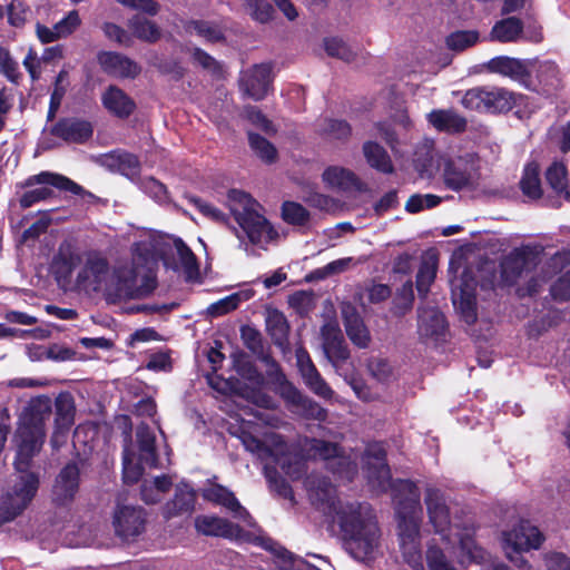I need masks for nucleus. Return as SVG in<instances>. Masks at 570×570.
<instances>
[{"label":"nucleus","mask_w":570,"mask_h":570,"mask_svg":"<svg viewBox=\"0 0 570 570\" xmlns=\"http://www.w3.org/2000/svg\"><path fill=\"white\" fill-rule=\"evenodd\" d=\"M480 40V35L475 30H460L452 32L446 38V46L453 51H463Z\"/></svg>","instance_id":"obj_52"},{"label":"nucleus","mask_w":570,"mask_h":570,"mask_svg":"<svg viewBox=\"0 0 570 570\" xmlns=\"http://www.w3.org/2000/svg\"><path fill=\"white\" fill-rule=\"evenodd\" d=\"M520 187L527 197L538 199L542 195L541 183L539 178V166L535 163H530L525 166Z\"/></svg>","instance_id":"obj_47"},{"label":"nucleus","mask_w":570,"mask_h":570,"mask_svg":"<svg viewBox=\"0 0 570 570\" xmlns=\"http://www.w3.org/2000/svg\"><path fill=\"white\" fill-rule=\"evenodd\" d=\"M363 462L371 488L376 492L392 491L399 518L400 547L404 560L414 569L421 568L420 522L422 509L417 487L409 480L391 481L382 443L368 444Z\"/></svg>","instance_id":"obj_1"},{"label":"nucleus","mask_w":570,"mask_h":570,"mask_svg":"<svg viewBox=\"0 0 570 570\" xmlns=\"http://www.w3.org/2000/svg\"><path fill=\"white\" fill-rule=\"evenodd\" d=\"M196 503V492L187 483L176 485L174 498L163 507V515L173 519L193 513Z\"/></svg>","instance_id":"obj_26"},{"label":"nucleus","mask_w":570,"mask_h":570,"mask_svg":"<svg viewBox=\"0 0 570 570\" xmlns=\"http://www.w3.org/2000/svg\"><path fill=\"white\" fill-rule=\"evenodd\" d=\"M487 89L472 88L464 94L461 104L469 110L487 111Z\"/></svg>","instance_id":"obj_59"},{"label":"nucleus","mask_w":570,"mask_h":570,"mask_svg":"<svg viewBox=\"0 0 570 570\" xmlns=\"http://www.w3.org/2000/svg\"><path fill=\"white\" fill-rule=\"evenodd\" d=\"M426 561L430 570H455L446 560L444 553L438 547H429Z\"/></svg>","instance_id":"obj_63"},{"label":"nucleus","mask_w":570,"mask_h":570,"mask_svg":"<svg viewBox=\"0 0 570 570\" xmlns=\"http://www.w3.org/2000/svg\"><path fill=\"white\" fill-rule=\"evenodd\" d=\"M248 138L252 149L262 160L269 164L275 161L277 153L275 147L269 141L254 134H249Z\"/></svg>","instance_id":"obj_57"},{"label":"nucleus","mask_w":570,"mask_h":570,"mask_svg":"<svg viewBox=\"0 0 570 570\" xmlns=\"http://www.w3.org/2000/svg\"><path fill=\"white\" fill-rule=\"evenodd\" d=\"M272 67L268 63L255 65L240 73L239 89L253 100L266 97L272 82Z\"/></svg>","instance_id":"obj_16"},{"label":"nucleus","mask_w":570,"mask_h":570,"mask_svg":"<svg viewBox=\"0 0 570 570\" xmlns=\"http://www.w3.org/2000/svg\"><path fill=\"white\" fill-rule=\"evenodd\" d=\"M549 185L557 191L560 193L567 184L568 168L563 163L554 161L546 173Z\"/></svg>","instance_id":"obj_58"},{"label":"nucleus","mask_w":570,"mask_h":570,"mask_svg":"<svg viewBox=\"0 0 570 570\" xmlns=\"http://www.w3.org/2000/svg\"><path fill=\"white\" fill-rule=\"evenodd\" d=\"M245 7L247 13L259 23H266L273 18L274 9L266 0H246Z\"/></svg>","instance_id":"obj_56"},{"label":"nucleus","mask_w":570,"mask_h":570,"mask_svg":"<svg viewBox=\"0 0 570 570\" xmlns=\"http://www.w3.org/2000/svg\"><path fill=\"white\" fill-rule=\"evenodd\" d=\"M446 324L443 314L435 307L419 309L417 332L423 340L438 341L444 335Z\"/></svg>","instance_id":"obj_30"},{"label":"nucleus","mask_w":570,"mask_h":570,"mask_svg":"<svg viewBox=\"0 0 570 570\" xmlns=\"http://www.w3.org/2000/svg\"><path fill=\"white\" fill-rule=\"evenodd\" d=\"M441 202V197L436 196V195H432V194H426V195H420V194H415V195H412L406 204H405V209L409 212V213H417L420 210H423L425 208H432V207H435L436 205H439Z\"/></svg>","instance_id":"obj_61"},{"label":"nucleus","mask_w":570,"mask_h":570,"mask_svg":"<svg viewBox=\"0 0 570 570\" xmlns=\"http://www.w3.org/2000/svg\"><path fill=\"white\" fill-rule=\"evenodd\" d=\"M195 528L205 535L223 537L230 540H239L243 534L238 525L214 515L197 517L195 519Z\"/></svg>","instance_id":"obj_24"},{"label":"nucleus","mask_w":570,"mask_h":570,"mask_svg":"<svg viewBox=\"0 0 570 570\" xmlns=\"http://www.w3.org/2000/svg\"><path fill=\"white\" fill-rule=\"evenodd\" d=\"M363 154L367 164L384 174L393 171L392 160L386 150L374 141H366L363 145Z\"/></svg>","instance_id":"obj_39"},{"label":"nucleus","mask_w":570,"mask_h":570,"mask_svg":"<svg viewBox=\"0 0 570 570\" xmlns=\"http://www.w3.org/2000/svg\"><path fill=\"white\" fill-rule=\"evenodd\" d=\"M27 187L35 185H41L33 189L27 190L20 197V206L22 208H29L33 204L46 200L53 196V190L50 187H55L59 190L69 191L73 195L89 196L92 195L86 191L80 185L60 174L41 171L38 175L30 176L24 184Z\"/></svg>","instance_id":"obj_9"},{"label":"nucleus","mask_w":570,"mask_h":570,"mask_svg":"<svg viewBox=\"0 0 570 570\" xmlns=\"http://www.w3.org/2000/svg\"><path fill=\"white\" fill-rule=\"evenodd\" d=\"M173 484V481L167 475L156 476L150 481H145L141 485V499L147 504H154L161 500L163 494L166 493Z\"/></svg>","instance_id":"obj_45"},{"label":"nucleus","mask_w":570,"mask_h":570,"mask_svg":"<svg viewBox=\"0 0 570 570\" xmlns=\"http://www.w3.org/2000/svg\"><path fill=\"white\" fill-rule=\"evenodd\" d=\"M458 535L461 550L460 563H482L487 560V552L475 543L469 533Z\"/></svg>","instance_id":"obj_46"},{"label":"nucleus","mask_w":570,"mask_h":570,"mask_svg":"<svg viewBox=\"0 0 570 570\" xmlns=\"http://www.w3.org/2000/svg\"><path fill=\"white\" fill-rule=\"evenodd\" d=\"M533 66L531 60H520L507 56L495 57L487 62L489 71L510 77L514 80H521L529 76Z\"/></svg>","instance_id":"obj_34"},{"label":"nucleus","mask_w":570,"mask_h":570,"mask_svg":"<svg viewBox=\"0 0 570 570\" xmlns=\"http://www.w3.org/2000/svg\"><path fill=\"white\" fill-rule=\"evenodd\" d=\"M252 423L243 421L238 428H230V433L237 436L244 448L262 461H273L291 478L299 476V469L292 471L289 449L283 438L276 433L264 435V440L257 439L252 432Z\"/></svg>","instance_id":"obj_6"},{"label":"nucleus","mask_w":570,"mask_h":570,"mask_svg":"<svg viewBox=\"0 0 570 570\" xmlns=\"http://www.w3.org/2000/svg\"><path fill=\"white\" fill-rule=\"evenodd\" d=\"M105 164L114 170H119L122 175L132 177L138 174L139 161L132 154L125 151H114L105 155Z\"/></svg>","instance_id":"obj_41"},{"label":"nucleus","mask_w":570,"mask_h":570,"mask_svg":"<svg viewBox=\"0 0 570 570\" xmlns=\"http://www.w3.org/2000/svg\"><path fill=\"white\" fill-rule=\"evenodd\" d=\"M146 523L145 511L140 507L118 503L112 514V527L118 537L129 539L139 535Z\"/></svg>","instance_id":"obj_15"},{"label":"nucleus","mask_w":570,"mask_h":570,"mask_svg":"<svg viewBox=\"0 0 570 570\" xmlns=\"http://www.w3.org/2000/svg\"><path fill=\"white\" fill-rule=\"evenodd\" d=\"M187 31L197 35L208 42H217L223 40L224 36L222 30L208 22L193 21L187 26Z\"/></svg>","instance_id":"obj_55"},{"label":"nucleus","mask_w":570,"mask_h":570,"mask_svg":"<svg viewBox=\"0 0 570 570\" xmlns=\"http://www.w3.org/2000/svg\"><path fill=\"white\" fill-rule=\"evenodd\" d=\"M322 179L328 188L335 190L362 191L364 189L363 183L352 170L338 166L326 168L322 174Z\"/></svg>","instance_id":"obj_31"},{"label":"nucleus","mask_w":570,"mask_h":570,"mask_svg":"<svg viewBox=\"0 0 570 570\" xmlns=\"http://www.w3.org/2000/svg\"><path fill=\"white\" fill-rule=\"evenodd\" d=\"M128 26L134 36L144 41L155 42L160 38V30L156 23L141 16L131 18Z\"/></svg>","instance_id":"obj_48"},{"label":"nucleus","mask_w":570,"mask_h":570,"mask_svg":"<svg viewBox=\"0 0 570 570\" xmlns=\"http://www.w3.org/2000/svg\"><path fill=\"white\" fill-rule=\"evenodd\" d=\"M151 238H155V244L157 247L161 248V252L157 253L156 257L166 254V247H173L178 256L179 267L181 268L186 279L191 281L198 275L196 257L181 239L156 234L148 236V239Z\"/></svg>","instance_id":"obj_17"},{"label":"nucleus","mask_w":570,"mask_h":570,"mask_svg":"<svg viewBox=\"0 0 570 570\" xmlns=\"http://www.w3.org/2000/svg\"><path fill=\"white\" fill-rule=\"evenodd\" d=\"M266 328L276 345L284 346L287 343L289 326L283 313L277 309H268Z\"/></svg>","instance_id":"obj_42"},{"label":"nucleus","mask_w":570,"mask_h":570,"mask_svg":"<svg viewBox=\"0 0 570 570\" xmlns=\"http://www.w3.org/2000/svg\"><path fill=\"white\" fill-rule=\"evenodd\" d=\"M324 49L328 56L341 59L345 62H351L356 57V51L340 38L325 39Z\"/></svg>","instance_id":"obj_53"},{"label":"nucleus","mask_w":570,"mask_h":570,"mask_svg":"<svg viewBox=\"0 0 570 570\" xmlns=\"http://www.w3.org/2000/svg\"><path fill=\"white\" fill-rule=\"evenodd\" d=\"M298 370L306 385L317 395L330 399L333 395L332 389L322 379L308 353L304 348L296 350Z\"/></svg>","instance_id":"obj_22"},{"label":"nucleus","mask_w":570,"mask_h":570,"mask_svg":"<svg viewBox=\"0 0 570 570\" xmlns=\"http://www.w3.org/2000/svg\"><path fill=\"white\" fill-rule=\"evenodd\" d=\"M542 253L541 246H522L514 248L502 262V278L507 284H514L520 277L535 267Z\"/></svg>","instance_id":"obj_13"},{"label":"nucleus","mask_w":570,"mask_h":570,"mask_svg":"<svg viewBox=\"0 0 570 570\" xmlns=\"http://www.w3.org/2000/svg\"><path fill=\"white\" fill-rule=\"evenodd\" d=\"M80 24L81 18L79 12L71 10L52 27L37 23L36 35L42 43H50L70 37Z\"/></svg>","instance_id":"obj_20"},{"label":"nucleus","mask_w":570,"mask_h":570,"mask_svg":"<svg viewBox=\"0 0 570 570\" xmlns=\"http://www.w3.org/2000/svg\"><path fill=\"white\" fill-rule=\"evenodd\" d=\"M543 541V534L529 521H520L501 534V547L505 558L519 569L530 568L528 560L522 557V553L532 549H539Z\"/></svg>","instance_id":"obj_8"},{"label":"nucleus","mask_w":570,"mask_h":570,"mask_svg":"<svg viewBox=\"0 0 570 570\" xmlns=\"http://www.w3.org/2000/svg\"><path fill=\"white\" fill-rule=\"evenodd\" d=\"M98 63L105 72L118 78H134L140 72L135 61L117 52H100Z\"/></svg>","instance_id":"obj_27"},{"label":"nucleus","mask_w":570,"mask_h":570,"mask_svg":"<svg viewBox=\"0 0 570 570\" xmlns=\"http://www.w3.org/2000/svg\"><path fill=\"white\" fill-rule=\"evenodd\" d=\"M368 372L379 382L386 383L394 377L392 365L383 358H372L367 364Z\"/></svg>","instance_id":"obj_60"},{"label":"nucleus","mask_w":570,"mask_h":570,"mask_svg":"<svg viewBox=\"0 0 570 570\" xmlns=\"http://www.w3.org/2000/svg\"><path fill=\"white\" fill-rule=\"evenodd\" d=\"M78 249L69 242L62 243L51 263V271L56 278L68 281L77 265L82 261Z\"/></svg>","instance_id":"obj_28"},{"label":"nucleus","mask_w":570,"mask_h":570,"mask_svg":"<svg viewBox=\"0 0 570 570\" xmlns=\"http://www.w3.org/2000/svg\"><path fill=\"white\" fill-rule=\"evenodd\" d=\"M306 488L312 501L326 505L342 530L346 550L357 560H365L379 548L380 530L368 505L343 504L335 497V488L326 479L308 478Z\"/></svg>","instance_id":"obj_2"},{"label":"nucleus","mask_w":570,"mask_h":570,"mask_svg":"<svg viewBox=\"0 0 570 570\" xmlns=\"http://www.w3.org/2000/svg\"><path fill=\"white\" fill-rule=\"evenodd\" d=\"M428 121L439 131L459 134L465 130L466 119L453 109H434L426 116Z\"/></svg>","instance_id":"obj_35"},{"label":"nucleus","mask_w":570,"mask_h":570,"mask_svg":"<svg viewBox=\"0 0 570 570\" xmlns=\"http://www.w3.org/2000/svg\"><path fill=\"white\" fill-rule=\"evenodd\" d=\"M487 112H502L512 108V95L504 89H487Z\"/></svg>","instance_id":"obj_51"},{"label":"nucleus","mask_w":570,"mask_h":570,"mask_svg":"<svg viewBox=\"0 0 570 570\" xmlns=\"http://www.w3.org/2000/svg\"><path fill=\"white\" fill-rule=\"evenodd\" d=\"M51 411L52 404L48 396H38L30 401L17 431L18 449L26 448V451L35 453L40 451L46 436L45 423Z\"/></svg>","instance_id":"obj_7"},{"label":"nucleus","mask_w":570,"mask_h":570,"mask_svg":"<svg viewBox=\"0 0 570 570\" xmlns=\"http://www.w3.org/2000/svg\"><path fill=\"white\" fill-rule=\"evenodd\" d=\"M282 217L291 225L304 227L309 223V212L299 203L284 202L282 205Z\"/></svg>","instance_id":"obj_50"},{"label":"nucleus","mask_w":570,"mask_h":570,"mask_svg":"<svg viewBox=\"0 0 570 570\" xmlns=\"http://www.w3.org/2000/svg\"><path fill=\"white\" fill-rule=\"evenodd\" d=\"M35 454L26 451V448H19L17 451L16 474L0 497V525L20 515L38 493L40 476L29 469Z\"/></svg>","instance_id":"obj_4"},{"label":"nucleus","mask_w":570,"mask_h":570,"mask_svg":"<svg viewBox=\"0 0 570 570\" xmlns=\"http://www.w3.org/2000/svg\"><path fill=\"white\" fill-rule=\"evenodd\" d=\"M305 459H321L328 461V468L347 480L356 471V464L348 456L342 455L336 444L322 440H305L302 444Z\"/></svg>","instance_id":"obj_12"},{"label":"nucleus","mask_w":570,"mask_h":570,"mask_svg":"<svg viewBox=\"0 0 570 570\" xmlns=\"http://www.w3.org/2000/svg\"><path fill=\"white\" fill-rule=\"evenodd\" d=\"M436 276V268L433 264L423 263L416 276V288L421 296H425Z\"/></svg>","instance_id":"obj_62"},{"label":"nucleus","mask_w":570,"mask_h":570,"mask_svg":"<svg viewBox=\"0 0 570 570\" xmlns=\"http://www.w3.org/2000/svg\"><path fill=\"white\" fill-rule=\"evenodd\" d=\"M156 239H141L132 246V258L117 264L111 269L108 296L114 298H135L144 295L148 288L145 282L148 272L156 261V254L161 248L155 244Z\"/></svg>","instance_id":"obj_3"},{"label":"nucleus","mask_w":570,"mask_h":570,"mask_svg":"<svg viewBox=\"0 0 570 570\" xmlns=\"http://www.w3.org/2000/svg\"><path fill=\"white\" fill-rule=\"evenodd\" d=\"M258 542L263 548L275 553L277 564L282 570H304L306 563L302 558L294 557L273 540L259 538Z\"/></svg>","instance_id":"obj_40"},{"label":"nucleus","mask_w":570,"mask_h":570,"mask_svg":"<svg viewBox=\"0 0 570 570\" xmlns=\"http://www.w3.org/2000/svg\"><path fill=\"white\" fill-rule=\"evenodd\" d=\"M104 108L118 118H127L135 110V101L119 87L109 86L101 94Z\"/></svg>","instance_id":"obj_32"},{"label":"nucleus","mask_w":570,"mask_h":570,"mask_svg":"<svg viewBox=\"0 0 570 570\" xmlns=\"http://www.w3.org/2000/svg\"><path fill=\"white\" fill-rule=\"evenodd\" d=\"M228 206L244 236L252 244L264 246L278 237V233L262 213V206L242 190H230Z\"/></svg>","instance_id":"obj_5"},{"label":"nucleus","mask_w":570,"mask_h":570,"mask_svg":"<svg viewBox=\"0 0 570 570\" xmlns=\"http://www.w3.org/2000/svg\"><path fill=\"white\" fill-rule=\"evenodd\" d=\"M342 318L350 341L360 348L368 347L371 334L356 308L351 304H344L342 306Z\"/></svg>","instance_id":"obj_21"},{"label":"nucleus","mask_w":570,"mask_h":570,"mask_svg":"<svg viewBox=\"0 0 570 570\" xmlns=\"http://www.w3.org/2000/svg\"><path fill=\"white\" fill-rule=\"evenodd\" d=\"M320 132L330 140H344L351 135V127L343 120L326 119L320 126Z\"/></svg>","instance_id":"obj_54"},{"label":"nucleus","mask_w":570,"mask_h":570,"mask_svg":"<svg viewBox=\"0 0 570 570\" xmlns=\"http://www.w3.org/2000/svg\"><path fill=\"white\" fill-rule=\"evenodd\" d=\"M534 65L530 70L537 75L539 82L549 91L560 87L561 78L558 66L552 61H532Z\"/></svg>","instance_id":"obj_43"},{"label":"nucleus","mask_w":570,"mask_h":570,"mask_svg":"<svg viewBox=\"0 0 570 570\" xmlns=\"http://www.w3.org/2000/svg\"><path fill=\"white\" fill-rule=\"evenodd\" d=\"M136 438L139 460L144 461L148 466H157L158 460L154 432L147 425L141 424L137 428Z\"/></svg>","instance_id":"obj_38"},{"label":"nucleus","mask_w":570,"mask_h":570,"mask_svg":"<svg viewBox=\"0 0 570 570\" xmlns=\"http://www.w3.org/2000/svg\"><path fill=\"white\" fill-rule=\"evenodd\" d=\"M146 463L139 460L131 445H126L122 456V478L126 483L137 482L144 472Z\"/></svg>","instance_id":"obj_44"},{"label":"nucleus","mask_w":570,"mask_h":570,"mask_svg":"<svg viewBox=\"0 0 570 570\" xmlns=\"http://www.w3.org/2000/svg\"><path fill=\"white\" fill-rule=\"evenodd\" d=\"M267 364V377L271 383L274 385L275 391L288 403L291 404H303L306 405V401L303 399V395L299 391L289 383L284 373L282 372L279 365L269 357L265 358Z\"/></svg>","instance_id":"obj_29"},{"label":"nucleus","mask_w":570,"mask_h":570,"mask_svg":"<svg viewBox=\"0 0 570 570\" xmlns=\"http://www.w3.org/2000/svg\"><path fill=\"white\" fill-rule=\"evenodd\" d=\"M249 296L246 293H233L217 302L212 303L206 313L210 317H218L225 315L234 309L240 304V302L248 299Z\"/></svg>","instance_id":"obj_49"},{"label":"nucleus","mask_w":570,"mask_h":570,"mask_svg":"<svg viewBox=\"0 0 570 570\" xmlns=\"http://www.w3.org/2000/svg\"><path fill=\"white\" fill-rule=\"evenodd\" d=\"M452 301L454 306L461 313L466 324H473L476 320V303L473 288L468 284L465 286L454 284L452 289Z\"/></svg>","instance_id":"obj_36"},{"label":"nucleus","mask_w":570,"mask_h":570,"mask_svg":"<svg viewBox=\"0 0 570 570\" xmlns=\"http://www.w3.org/2000/svg\"><path fill=\"white\" fill-rule=\"evenodd\" d=\"M92 131L90 122L75 118L62 119L51 129L52 135L76 144L87 141L92 136Z\"/></svg>","instance_id":"obj_33"},{"label":"nucleus","mask_w":570,"mask_h":570,"mask_svg":"<svg viewBox=\"0 0 570 570\" xmlns=\"http://www.w3.org/2000/svg\"><path fill=\"white\" fill-rule=\"evenodd\" d=\"M321 334L325 356L335 371L347 380L345 364L350 358V351L340 327L335 323H327L322 327Z\"/></svg>","instance_id":"obj_14"},{"label":"nucleus","mask_w":570,"mask_h":570,"mask_svg":"<svg viewBox=\"0 0 570 570\" xmlns=\"http://www.w3.org/2000/svg\"><path fill=\"white\" fill-rule=\"evenodd\" d=\"M79 489V469L75 463H69L55 479L51 498L57 505H67L76 497Z\"/></svg>","instance_id":"obj_18"},{"label":"nucleus","mask_w":570,"mask_h":570,"mask_svg":"<svg viewBox=\"0 0 570 570\" xmlns=\"http://www.w3.org/2000/svg\"><path fill=\"white\" fill-rule=\"evenodd\" d=\"M202 497L206 501L226 508L238 519H249V513L244 507L240 505L234 493L220 484L208 483L205 488L202 489Z\"/></svg>","instance_id":"obj_25"},{"label":"nucleus","mask_w":570,"mask_h":570,"mask_svg":"<svg viewBox=\"0 0 570 570\" xmlns=\"http://www.w3.org/2000/svg\"><path fill=\"white\" fill-rule=\"evenodd\" d=\"M481 159L474 153H465L443 160L444 185L454 191L473 189L481 178Z\"/></svg>","instance_id":"obj_10"},{"label":"nucleus","mask_w":570,"mask_h":570,"mask_svg":"<svg viewBox=\"0 0 570 570\" xmlns=\"http://www.w3.org/2000/svg\"><path fill=\"white\" fill-rule=\"evenodd\" d=\"M523 38V23L515 17L501 19L494 23L490 40L502 43L517 42Z\"/></svg>","instance_id":"obj_37"},{"label":"nucleus","mask_w":570,"mask_h":570,"mask_svg":"<svg viewBox=\"0 0 570 570\" xmlns=\"http://www.w3.org/2000/svg\"><path fill=\"white\" fill-rule=\"evenodd\" d=\"M543 560L547 570H570V558L562 552H548Z\"/></svg>","instance_id":"obj_64"},{"label":"nucleus","mask_w":570,"mask_h":570,"mask_svg":"<svg viewBox=\"0 0 570 570\" xmlns=\"http://www.w3.org/2000/svg\"><path fill=\"white\" fill-rule=\"evenodd\" d=\"M111 269L107 257L97 250L83 254L82 266L76 278V284L86 292H104L108 295Z\"/></svg>","instance_id":"obj_11"},{"label":"nucleus","mask_w":570,"mask_h":570,"mask_svg":"<svg viewBox=\"0 0 570 570\" xmlns=\"http://www.w3.org/2000/svg\"><path fill=\"white\" fill-rule=\"evenodd\" d=\"M424 502L430 523L435 532L444 534L450 527V512L444 494L436 488L428 487Z\"/></svg>","instance_id":"obj_19"},{"label":"nucleus","mask_w":570,"mask_h":570,"mask_svg":"<svg viewBox=\"0 0 570 570\" xmlns=\"http://www.w3.org/2000/svg\"><path fill=\"white\" fill-rule=\"evenodd\" d=\"M75 403L69 394H60L56 400V431L51 438L55 448L66 442V433L73 424Z\"/></svg>","instance_id":"obj_23"}]
</instances>
